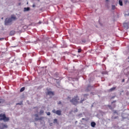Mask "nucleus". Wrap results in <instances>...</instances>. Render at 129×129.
<instances>
[{
	"label": "nucleus",
	"mask_w": 129,
	"mask_h": 129,
	"mask_svg": "<svg viewBox=\"0 0 129 129\" xmlns=\"http://www.w3.org/2000/svg\"><path fill=\"white\" fill-rule=\"evenodd\" d=\"M81 51H82L81 48H79L78 50V52L80 53V52H81Z\"/></svg>",
	"instance_id": "14"
},
{
	"label": "nucleus",
	"mask_w": 129,
	"mask_h": 129,
	"mask_svg": "<svg viewBox=\"0 0 129 129\" xmlns=\"http://www.w3.org/2000/svg\"><path fill=\"white\" fill-rule=\"evenodd\" d=\"M2 20H3V19H4V18H2Z\"/></svg>",
	"instance_id": "34"
},
{
	"label": "nucleus",
	"mask_w": 129,
	"mask_h": 129,
	"mask_svg": "<svg viewBox=\"0 0 129 129\" xmlns=\"http://www.w3.org/2000/svg\"><path fill=\"white\" fill-rule=\"evenodd\" d=\"M52 112L53 113H55L57 115H61V110H57L56 111V110L53 109L52 110Z\"/></svg>",
	"instance_id": "4"
},
{
	"label": "nucleus",
	"mask_w": 129,
	"mask_h": 129,
	"mask_svg": "<svg viewBox=\"0 0 129 129\" xmlns=\"http://www.w3.org/2000/svg\"><path fill=\"white\" fill-rule=\"evenodd\" d=\"M125 25H126V23H124V24H123V26H125Z\"/></svg>",
	"instance_id": "28"
},
{
	"label": "nucleus",
	"mask_w": 129,
	"mask_h": 129,
	"mask_svg": "<svg viewBox=\"0 0 129 129\" xmlns=\"http://www.w3.org/2000/svg\"><path fill=\"white\" fill-rule=\"evenodd\" d=\"M0 103H1V101H0Z\"/></svg>",
	"instance_id": "35"
},
{
	"label": "nucleus",
	"mask_w": 129,
	"mask_h": 129,
	"mask_svg": "<svg viewBox=\"0 0 129 129\" xmlns=\"http://www.w3.org/2000/svg\"><path fill=\"white\" fill-rule=\"evenodd\" d=\"M10 35H11L12 36L15 35V31H11Z\"/></svg>",
	"instance_id": "11"
},
{
	"label": "nucleus",
	"mask_w": 129,
	"mask_h": 129,
	"mask_svg": "<svg viewBox=\"0 0 129 129\" xmlns=\"http://www.w3.org/2000/svg\"><path fill=\"white\" fill-rule=\"evenodd\" d=\"M88 96V94L84 95L83 97L81 98H79V97L78 95L74 96L72 100H70V102L74 105H76L78 104V103H82L83 101L86 100L87 97Z\"/></svg>",
	"instance_id": "1"
},
{
	"label": "nucleus",
	"mask_w": 129,
	"mask_h": 129,
	"mask_svg": "<svg viewBox=\"0 0 129 129\" xmlns=\"http://www.w3.org/2000/svg\"><path fill=\"white\" fill-rule=\"evenodd\" d=\"M62 102H61V101H59L58 102V104H61Z\"/></svg>",
	"instance_id": "20"
},
{
	"label": "nucleus",
	"mask_w": 129,
	"mask_h": 129,
	"mask_svg": "<svg viewBox=\"0 0 129 129\" xmlns=\"http://www.w3.org/2000/svg\"><path fill=\"white\" fill-rule=\"evenodd\" d=\"M108 107H109L110 109H112V107H111V106L109 105L108 106Z\"/></svg>",
	"instance_id": "21"
},
{
	"label": "nucleus",
	"mask_w": 129,
	"mask_h": 129,
	"mask_svg": "<svg viewBox=\"0 0 129 129\" xmlns=\"http://www.w3.org/2000/svg\"><path fill=\"white\" fill-rule=\"evenodd\" d=\"M29 11H30V7L24 8V12H29Z\"/></svg>",
	"instance_id": "8"
},
{
	"label": "nucleus",
	"mask_w": 129,
	"mask_h": 129,
	"mask_svg": "<svg viewBox=\"0 0 129 129\" xmlns=\"http://www.w3.org/2000/svg\"><path fill=\"white\" fill-rule=\"evenodd\" d=\"M25 90V87H22L21 89H20V92H23V91H24Z\"/></svg>",
	"instance_id": "12"
},
{
	"label": "nucleus",
	"mask_w": 129,
	"mask_h": 129,
	"mask_svg": "<svg viewBox=\"0 0 129 129\" xmlns=\"http://www.w3.org/2000/svg\"><path fill=\"white\" fill-rule=\"evenodd\" d=\"M122 82H124V79L122 80Z\"/></svg>",
	"instance_id": "25"
},
{
	"label": "nucleus",
	"mask_w": 129,
	"mask_h": 129,
	"mask_svg": "<svg viewBox=\"0 0 129 129\" xmlns=\"http://www.w3.org/2000/svg\"><path fill=\"white\" fill-rule=\"evenodd\" d=\"M34 116H35V117H39V115L38 114H35Z\"/></svg>",
	"instance_id": "17"
},
{
	"label": "nucleus",
	"mask_w": 129,
	"mask_h": 129,
	"mask_svg": "<svg viewBox=\"0 0 129 129\" xmlns=\"http://www.w3.org/2000/svg\"><path fill=\"white\" fill-rule=\"evenodd\" d=\"M38 24H39V25H40V24H42V22H41V21H39V22H38Z\"/></svg>",
	"instance_id": "23"
},
{
	"label": "nucleus",
	"mask_w": 129,
	"mask_h": 129,
	"mask_svg": "<svg viewBox=\"0 0 129 129\" xmlns=\"http://www.w3.org/2000/svg\"><path fill=\"white\" fill-rule=\"evenodd\" d=\"M82 119H83V120H84V119H85V118H82Z\"/></svg>",
	"instance_id": "31"
},
{
	"label": "nucleus",
	"mask_w": 129,
	"mask_h": 129,
	"mask_svg": "<svg viewBox=\"0 0 129 129\" xmlns=\"http://www.w3.org/2000/svg\"><path fill=\"white\" fill-rule=\"evenodd\" d=\"M91 125L92 127H95V125H96V123L95 122H92L91 123Z\"/></svg>",
	"instance_id": "7"
},
{
	"label": "nucleus",
	"mask_w": 129,
	"mask_h": 129,
	"mask_svg": "<svg viewBox=\"0 0 129 129\" xmlns=\"http://www.w3.org/2000/svg\"><path fill=\"white\" fill-rule=\"evenodd\" d=\"M35 5H33V8H35Z\"/></svg>",
	"instance_id": "27"
},
{
	"label": "nucleus",
	"mask_w": 129,
	"mask_h": 129,
	"mask_svg": "<svg viewBox=\"0 0 129 129\" xmlns=\"http://www.w3.org/2000/svg\"><path fill=\"white\" fill-rule=\"evenodd\" d=\"M19 6H21V3L19 4Z\"/></svg>",
	"instance_id": "32"
},
{
	"label": "nucleus",
	"mask_w": 129,
	"mask_h": 129,
	"mask_svg": "<svg viewBox=\"0 0 129 129\" xmlns=\"http://www.w3.org/2000/svg\"><path fill=\"white\" fill-rule=\"evenodd\" d=\"M116 88V87H112L109 90V91L111 92V91H113V90H115Z\"/></svg>",
	"instance_id": "9"
},
{
	"label": "nucleus",
	"mask_w": 129,
	"mask_h": 129,
	"mask_svg": "<svg viewBox=\"0 0 129 129\" xmlns=\"http://www.w3.org/2000/svg\"><path fill=\"white\" fill-rule=\"evenodd\" d=\"M47 115H51V113L50 112H46Z\"/></svg>",
	"instance_id": "16"
},
{
	"label": "nucleus",
	"mask_w": 129,
	"mask_h": 129,
	"mask_svg": "<svg viewBox=\"0 0 129 129\" xmlns=\"http://www.w3.org/2000/svg\"><path fill=\"white\" fill-rule=\"evenodd\" d=\"M113 102H116V101H114L113 102H112V103H113Z\"/></svg>",
	"instance_id": "29"
},
{
	"label": "nucleus",
	"mask_w": 129,
	"mask_h": 129,
	"mask_svg": "<svg viewBox=\"0 0 129 129\" xmlns=\"http://www.w3.org/2000/svg\"><path fill=\"white\" fill-rule=\"evenodd\" d=\"M0 120H4V121H9L10 118L6 116V114H0Z\"/></svg>",
	"instance_id": "2"
},
{
	"label": "nucleus",
	"mask_w": 129,
	"mask_h": 129,
	"mask_svg": "<svg viewBox=\"0 0 129 129\" xmlns=\"http://www.w3.org/2000/svg\"><path fill=\"white\" fill-rule=\"evenodd\" d=\"M117 117H118V116L114 117V119H116V118H117Z\"/></svg>",
	"instance_id": "22"
},
{
	"label": "nucleus",
	"mask_w": 129,
	"mask_h": 129,
	"mask_svg": "<svg viewBox=\"0 0 129 129\" xmlns=\"http://www.w3.org/2000/svg\"><path fill=\"white\" fill-rule=\"evenodd\" d=\"M16 19L17 18L16 17V16H12L11 18L6 19V24H10V23H12L13 20L15 21Z\"/></svg>",
	"instance_id": "3"
},
{
	"label": "nucleus",
	"mask_w": 129,
	"mask_h": 129,
	"mask_svg": "<svg viewBox=\"0 0 129 129\" xmlns=\"http://www.w3.org/2000/svg\"><path fill=\"white\" fill-rule=\"evenodd\" d=\"M106 2H108V0H106Z\"/></svg>",
	"instance_id": "33"
},
{
	"label": "nucleus",
	"mask_w": 129,
	"mask_h": 129,
	"mask_svg": "<svg viewBox=\"0 0 129 129\" xmlns=\"http://www.w3.org/2000/svg\"><path fill=\"white\" fill-rule=\"evenodd\" d=\"M2 127H0V129L8 128V125H7V124L2 123Z\"/></svg>",
	"instance_id": "6"
},
{
	"label": "nucleus",
	"mask_w": 129,
	"mask_h": 129,
	"mask_svg": "<svg viewBox=\"0 0 129 129\" xmlns=\"http://www.w3.org/2000/svg\"><path fill=\"white\" fill-rule=\"evenodd\" d=\"M57 119H54V121H53V122H54V123H55V122H57Z\"/></svg>",
	"instance_id": "18"
},
{
	"label": "nucleus",
	"mask_w": 129,
	"mask_h": 129,
	"mask_svg": "<svg viewBox=\"0 0 129 129\" xmlns=\"http://www.w3.org/2000/svg\"><path fill=\"white\" fill-rule=\"evenodd\" d=\"M82 42H83V43H85V42H86V40H83L82 41Z\"/></svg>",
	"instance_id": "19"
},
{
	"label": "nucleus",
	"mask_w": 129,
	"mask_h": 129,
	"mask_svg": "<svg viewBox=\"0 0 129 129\" xmlns=\"http://www.w3.org/2000/svg\"><path fill=\"white\" fill-rule=\"evenodd\" d=\"M44 113V110H41L40 111V114H43Z\"/></svg>",
	"instance_id": "13"
},
{
	"label": "nucleus",
	"mask_w": 129,
	"mask_h": 129,
	"mask_svg": "<svg viewBox=\"0 0 129 129\" xmlns=\"http://www.w3.org/2000/svg\"><path fill=\"white\" fill-rule=\"evenodd\" d=\"M46 95H49V96H54V92L49 91L46 93Z\"/></svg>",
	"instance_id": "5"
},
{
	"label": "nucleus",
	"mask_w": 129,
	"mask_h": 129,
	"mask_svg": "<svg viewBox=\"0 0 129 129\" xmlns=\"http://www.w3.org/2000/svg\"><path fill=\"white\" fill-rule=\"evenodd\" d=\"M17 104H19V105H21V103H17Z\"/></svg>",
	"instance_id": "30"
},
{
	"label": "nucleus",
	"mask_w": 129,
	"mask_h": 129,
	"mask_svg": "<svg viewBox=\"0 0 129 129\" xmlns=\"http://www.w3.org/2000/svg\"><path fill=\"white\" fill-rule=\"evenodd\" d=\"M39 119H39V118H35V120H39Z\"/></svg>",
	"instance_id": "24"
},
{
	"label": "nucleus",
	"mask_w": 129,
	"mask_h": 129,
	"mask_svg": "<svg viewBox=\"0 0 129 129\" xmlns=\"http://www.w3.org/2000/svg\"><path fill=\"white\" fill-rule=\"evenodd\" d=\"M114 113H117V112H116V111H114Z\"/></svg>",
	"instance_id": "26"
},
{
	"label": "nucleus",
	"mask_w": 129,
	"mask_h": 129,
	"mask_svg": "<svg viewBox=\"0 0 129 129\" xmlns=\"http://www.w3.org/2000/svg\"><path fill=\"white\" fill-rule=\"evenodd\" d=\"M119 5L121 6H122V1L121 0L119 1Z\"/></svg>",
	"instance_id": "10"
},
{
	"label": "nucleus",
	"mask_w": 129,
	"mask_h": 129,
	"mask_svg": "<svg viewBox=\"0 0 129 129\" xmlns=\"http://www.w3.org/2000/svg\"><path fill=\"white\" fill-rule=\"evenodd\" d=\"M115 6L113 5L112 6V10H115Z\"/></svg>",
	"instance_id": "15"
}]
</instances>
